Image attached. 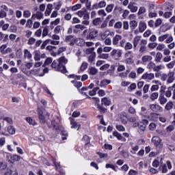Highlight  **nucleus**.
Listing matches in <instances>:
<instances>
[{
  "label": "nucleus",
  "instance_id": "nucleus-43",
  "mask_svg": "<svg viewBox=\"0 0 175 175\" xmlns=\"http://www.w3.org/2000/svg\"><path fill=\"white\" fill-rule=\"evenodd\" d=\"M162 25V19H161V18L157 19L154 23V27L156 28H158V27H159V25Z\"/></svg>",
  "mask_w": 175,
  "mask_h": 175
},
{
  "label": "nucleus",
  "instance_id": "nucleus-49",
  "mask_svg": "<svg viewBox=\"0 0 175 175\" xmlns=\"http://www.w3.org/2000/svg\"><path fill=\"white\" fill-rule=\"evenodd\" d=\"M133 47V45L131 42H126L124 49L125 50H131V49Z\"/></svg>",
  "mask_w": 175,
  "mask_h": 175
},
{
  "label": "nucleus",
  "instance_id": "nucleus-64",
  "mask_svg": "<svg viewBox=\"0 0 175 175\" xmlns=\"http://www.w3.org/2000/svg\"><path fill=\"white\" fill-rule=\"evenodd\" d=\"M172 12H165L164 14H163V16L165 17V18H170V17H172Z\"/></svg>",
  "mask_w": 175,
  "mask_h": 175
},
{
  "label": "nucleus",
  "instance_id": "nucleus-44",
  "mask_svg": "<svg viewBox=\"0 0 175 175\" xmlns=\"http://www.w3.org/2000/svg\"><path fill=\"white\" fill-rule=\"evenodd\" d=\"M146 50H147V46L146 45H140L139 52L141 54H143V53H144Z\"/></svg>",
  "mask_w": 175,
  "mask_h": 175
},
{
  "label": "nucleus",
  "instance_id": "nucleus-56",
  "mask_svg": "<svg viewBox=\"0 0 175 175\" xmlns=\"http://www.w3.org/2000/svg\"><path fill=\"white\" fill-rule=\"evenodd\" d=\"M157 16H158V14L156 12H152V11L149 12L148 17H150V18H154V17H157Z\"/></svg>",
  "mask_w": 175,
  "mask_h": 175
},
{
  "label": "nucleus",
  "instance_id": "nucleus-8",
  "mask_svg": "<svg viewBox=\"0 0 175 175\" xmlns=\"http://www.w3.org/2000/svg\"><path fill=\"white\" fill-rule=\"evenodd\" d=\"M152 60V57L151 55H144L142 57V63L143 64V65H146V64H147V62H151V61Z\"/></svg>",
  "mask_w": 175,
  "mask_h": 175
},
{
  "label": "nucleus",
  "instance_id": "nucleus-9",
  "mask_svg": "<svg viewBox=\"0 0 175 175\" xmlns=\"http://www.w3.org/2000/svg\"><path fill=\"white\" fill-rule=\"evenodd\" d=\"M138 28H139V32L143 33L144 31H146V29H147V24H146V23L143 21H141L139 23Z\"/></svg>",
  "mask_w": 175,
  "mask_h": 175
},
{
  "label": "nucleus",
  "instance_id": "nucleus-42",
  "mask_svg": "<svg viewBox=\"0 0 175 175\" xmlns=\"http://www.w3.org/2000/svg\"><path fill=\"white\" fill-rule=\"evenodd\" d=\"M158 96H159V94H158V92H154L150 96V99L152 100H155V99H158Z\"/></svg>",
  "mask_w": 175,
  "mask_h": 175
},
{
  "label": "nucleus",
  "instance_id": "nucleus-48",
  "mask_svg": "<svg viewBox=\"0 0 175 175\" xmlns=\"http://www.w3.org/2000/svg\"><path fill=\"white\" fill-rule=\"evenodd\" d=\"M95 50L94 47H92V48H88L85 50V54H92V53H95L94 52V51Z\"/></svg>",
  "mask_w": 175,
  "mask_h": 175
},
{
  "label": "nucleus",
  "instance_id": "nucleus-4",
  "mask_svg": "<svg viewBox=\"0 0 175 175\" xmlns=\"http://www.w3.org/2000/svg\"><path fill=\"white\" fill-rule=\"evenodd\" d=\"M95 101V106L97 107V110H98L100 113V114H105V113H107V109L105 107H102V105H100V100L99 98H97V99L94 100Z\"/></svg>",
  "mask_w": 175,
  "mask_h": 175
},
{
  "label": "nucleus",
  "instance_id": "nucleus-54",
  "mask_svg": "<svg viewBox=\"0 0 175 175\" xmlns=\"http://www.w3.org/2000/svg\"><path fill=\"white\" fill-rule=\"evenodd\" d=\"M116 129L120 132H125V127L122 125H116Z\"/></svg>",
  "mask_w": 175,
  "mask_h": 175
},
{
  "label": "nucleus",
  "instance_id": "nucleus-27",
  "mask_svg": "<svg viewBox=\"0 0 175 175\" xmlns=\"http://www.w3.org/2000/svg\"><path fill=\"white\" fill-rule=\"evenodd\" d=\"M103 20L100 18H96L95 19L93 20L92 23H93V25H95L96 27L99 25V24H100V23H102Z\"/></svg>",
  "mask_w": 175,
  "mask_h": 175
},
{
  "label": "nucleus",
  "instance_id": "nucleus-21",
  "mask_svg": "<svg viewBox=\"0 0 175 175\" xmlns=\"http://www.w3.org/2000/svg\"><path fill=\"white\" fill-rule=\"evenodd\" d=\"M24 58H27L28 59H31V58H32V54H31V52H29L28 49L24 50Z\"/></svg>",
  "mask_w": 175,
  "mask_h": 175
},
{
  "label": "nucleus",
  "instance_id": "nucleus-47",
  "mask_svg": "<svg viewBox=\"0 0 175 175\" xmlns=\"http://www.w3.org/2000/svg\"><path fill=\"white\" fill-rule=\"evenodd\" d=\"M105 167H107V169H109V167H110L111 169H112L115 172H117V167L116 165H112V164H106Z\"/></svg>",
  "mask_w": 175,
  "mask_h": 175
},
{
  "label": "nucleus",
  "instance_id": "nucleus-16",
  "mask_svg": "<svg viewBox=\"0 0 175 175\" xmlns=\"http://www.w3.org/2000/svg\"><path fill=\"white\" fill-rule=\"evenodd\" d=\"M140 39H142V36H137L134 38L133 43L135 48L137 46V44H139V42H140Z\"/></svg>",
  "mask_w": 175,
  "mask_h": 175
},
{
  "label": "nucleus",
  "instance_id": "nucleus-1",
  "mask_svg": "<svg viewBox=\"0 0 175 175\" xmlns=\"http://www.w3.org/2000/svg\"><path fill=\"white\" fill-rule=\"evenodd\" d=\"M68 64V59L65 57H61L58 60H54L51 64V67L57 72H61V73H68L66 70V65Z\"/></svg>",
  "mask_w": 175,
  "mask_h": 175
},
{
  "label": "nucleus",
  "instance_id": "nucleus-3",
  "mask_svg": "<svg viewBox=\"0 0 175 175\" xmlns=\"http://www.w3.org/2000/svg\"><path fill=\"white\" fill-rule=\"evenodd\" d=\"M99 35V32L96 29H91L89 31V33L88 34L86 39H88L89 40H94L95 38H98V36Z\"/></svg>",
  "mask_w": 175,
  "mask_h": 175
},
{
  "label": "nucleus",
  "instance_id": "nucleus-13",
  "mask_svg": "<svg viewBox=\"0 0 175 175\" xmlns=\"http://www.w3.org/2000/svg\"><path fill=\"white\" fill-rule=\"evenodd\" d=\"M128 9L130 10V11L131 12V13H136V12H137V6H135L133 5V3L131 2L129 3V5H128Z\"/></svg>",
  "mask_w": 175,
  "mask_h": 175
},
{
  "label": "nucleus",
  "instance_id": "nucleus-25",
  "mask_svg": "<svg viewBox=\"0 0 175 175\" xmlns=\"http://www.w3.org/2000/svg\"><path fill=\"white\" fill-rule=\"evenodd\" d=\"M159 101L160 102L161 105H165L167 102V98L165 97V96H159Z\"/></svg>",
  "mask_w": 175,
  "mask_h": 175
},
{
  "label": "nucleus",
  "instance_id": "nucleus-39",
  "mask_svg": "<svg viewBox=\"0 0 175 175\" xmlns=\"http://www.w3.org/2000/svg\"><path fill=\"white\" fill-rule=\"evenodd\" d=\"M87 13V10L84 9L77 12L79 17H84V15Z\"/></svg>",
  "mask_w": 175,
  "mask_h": 175
},
{
  "label": "nucleus",
  "instance_id": "nucleus-17",
  "mask_svg": "<svg viewBox=\"0 0 175 175\" xmlns=\"http://www.w3.org/2000/svg\"><path fill=\"white\" fill-rule=\"evenodd\" d=\"M111 83V81L109 79H103L100 83V87H106V85H109Z\"/></svg>",
  "mask_w": 175,
  "mask_h": 175
},
{
  "label": "nucleus",
  "instance_id": "nucleus-2",
  "mask_svg": "<svg viewBox=\"0 0 175 175\" xmlns=\"http://www.w3.org/2000/svg\"><path fill=\"white\" fill-rule=\"evenodd\" d=\"M79 40H80V38H75L73 35L66 36L65 38V42L69 46H75V44L77 43Z\"/></svg>",
  "mask_w": 175,
  "mask_h": 175
},
{
  "label": "nucleus",
  "instance_id": "nucleus-51",
  "mask_svg": "<svg viewBox=\"0 0 175 175\" xmlns=\"http://www.w3.org/2000/svg\"><path fill=\"white\" fill-rule=\"evenodd\" d=\"M47 35H49V29L47 27H44L42 31V38H45Z\"/></svg>",
  "mask_w": 175,
  "mask_h": 175
},
{
  "label": "nucleus",
  "instance_id": "nucleus-57",
  "mask_svg": "<svg viewBox=\"0 0 175 175\" xmlns=\"http://www.w3.org/2000/svg\"><path fill=\"white\" fill-rule=\"evenodd\" d=\"M145 12H146V8L140 7L138 11V16H140V14H143Z\"/></svg>",
  "mask_w": 175,
  "mask_h": 175
},
{
  "label": "nucleus",
  "instance_id": "nucleus-40",
  "mask_svg": "<svg viewBox=\"0 0 175 175\" xmlns=\"http://www.w3.org/2000/svg\"><path fill=\"white\" fill-rule=\"evenodd\" d=\"M113 136H115V137H117L118 140H122V135H121V134L119 133L118 132L114 131L113 133Z\"/></svg>",
  "mask_w": 175,
  "mask_h": 175
},
{
  "label": "nucleus",
  "instance_id": "nucleus-22",
  "mask_svg": "<svg viewBox=\"0 0 175 175\" xmlns=\"http://www.w3.org/2000/svg\"><path fill=\"white\" fill-rule=\"evenodd\" d=\"M96 57V53H92L88 57V62L92 64L95 61V58Z\"/></svg>",
  "mask_w": 175,
  "mask_h": 175
},
{
  "label": "nucleus",
  "instance_id": "nucleus-58",
  "mask_svg": "<svg viewBox=\"0 0 175 175\" xmlns=\"http://www.w3.org/2000/svg\"><path fill=\"white\" fill-rule=\"evenodd\" d=\"M123 29H129V23H128V21L123 22Z\"/></svg>",
  "mask_w": 175,
  "mask_h": 175
},
{
  "label": "nucleus",
  "instance_id": "nucleus-35",
  "mask_svg": "<svg viewBox=\"0 0 175 175\" xmlns=\"http://www.w3.org/2000/svg\"><path fill=\"white\" fill-rule=\"evenodd\" d=\"M82 142H84L85 146L90 144V137H88V135H84Z\"/></svg>",
  "mask_w": 175,
  "mask_h": 175
},
{
  "label": "nucleus",
  "instance_id": "nucleus-29",
  "mask_svg": "<svg viewBox=\"0 0 175 175\" xmlns=\"http://www.w3.org/2000/svg\"><path fill=\"white\" fill-rule=\"evenodd\" d=\"M52 62H53V59L51 57H48L45 60L42 66L44 68L45 66H47V65H50V64H51Z\"/></svg>",
  "mask_w": 175,
  "mask_h": 175
},
{
  "label": "nucleus",
  "instance_id": "nucleus-14",
  "mask_svg": "<svg viewBox=\"0 0 175 175\" xmlns=\"http://www.w3.org/2000/svg\"><path fill=\"white\" fill-rule=\"evenodd\" d=\"M163 55H162V53L161 52H157L155 57H154V61L157 63H159L161 62V61H162V58H163Z\"/></svg>",
  "mask_w": 175,
  "mask_h": 175
},
{
  "label": "nucleus",
  "instance_id": "nucleus-55",
  "mask_svg": "<svg viewBox=\"0 0 175 175\" xmlns=\"http://www.w3.org/2000/svg\"><path fill=\"white\" fill-rule=\"evenodd\" d=\"M125 64L127 65H132L133 64V60L132 59V57H128L125 60Z\"/></svg>",
  "mask_w": 175,
  "mask_h": 175
},
{
  "label": "nucleus",
  "instance_id": "nucleus-52",
  "mask_svg": "<svg viewBox=\"0 0 175 175\" xmlns=\"http://www.w3.org/2000/svg\"><path fill=\"white\" fill-rule=\"evenodd\" d=\"M30 16H31V12H29V10L24 11L23 17H25V18H28Z\"/></svg>",
  "mask_w": 175,
  "mask_h": 175
},
{
  "label": "nucleus",
  "instance_id": "nucleus-63",
  "mask_svg": "<svg viewBox=\"0 0 175 175\" xmlns=\"http://www.w3.org/2000/svg\"><path fill=\"white\" fill-rule=\"evenodd\" d=\"M159 169L160 170H162V173H166L167 172V167L166 166V165H163Z\"/></svg>",
  "mask_w": 175,
  "mask_h": 175
},
{
  "label": "nucleus",
  "instance_id": "nucleus-19",
  "mask_svg": "<svg viewBox=\"0 0 175 175\" xmlns=\"http://www.w3.org/2000/svg\"><path fill=\"white\" fill-rule=\"evenodd\" d=\"M35 17H36L38 20H40V18L43 17V14L41 12H37L36 14H34L32 15L31 18L35 20Z\"/></svg>",
  "mask_w": 175,
  "mask_h": 175
},
{
  "label": "nucleus",
  "instance_id": "nucleus-6",
  "mask_svg": "<svg viewBox=\"0 0 175 175\" xmlns=\"http://www.w3.org/2000/svg\"><path fill=\"white\" fill-rule=\"evenodd\" d=\"M142 79L146 80V81H151V80L155 79V75L154 73L146 72L142 75Z\"/></svg>",
  "mask_w": 175,
  "mask_h": 175
},
{
  "label": "nucleus",
  "instance_id": "nucleus-46",
  "mask_svg": "<svg viewBox=\"0 0 175 175\" xmlns=\"http://www.w3.org/2000/svg\"><path fill=\"white\" fill-rule=\"evenodd\" d=\"M165 90H166V86H161V87L159 96H165Z\"/></svg>",
  "mask_w": 175,
  "mask_h": 175
},
{
  "label": "nucleus",
  "instance_id": "nucleus-32",
  "mask_svg": "<svg viewBox=\"0 0 175 175\" xmlns=\"http://www.w3.org/2000/svg\"><path fill=\"white\" fill-rule=\"evenodd\" d=\"M8 131L10 135H14V133H16V129L12 126H9L8 127Z\"/></svg>",
  "mask_w": 175,
  "mask_h": 175
},
{
  "label": "nucleus",
  "instance_id": "nucleus-59",
  "mask_svg": "<svg viewBox=\"0 0 175 175\" xmlns=\"http://www.w3.org/2000/svg\"><path fill=\"white\" fill-rule=\"evenodd\" d=\"M162 69V65L157 66L154 64V68L153 69L154 72H159Z\"/></svg>",
  "mask_w": 175,
  "mask_h": 175
},
{
  "label": "nucleus",
  "instance_id": "nucleus-53",
  "mask_svg": "<svg viewBox=\"0 0 175 175\" xmlns=\"http://www.w3.org/2000/svg\"><path fill=\"white\" fill-rule=\"evenodd\" d=\"M169 36V35L167 34H164L160 37H159V42H163V40H165V39H167V37Z\"/></svg>",
  "mask_w": 175,
  "mask_h": 175
},
{
  "label": "nucleus",
  "instance_id": "nucleus-10",
  "mask_svg": "<svg viewBox=\"0 0 175 175\" xmlns=\"http://www.w3.org/2000/svg\"><path fill=\"white\" fill-rule=\"evenodd\" d=\"M122 39V36L121 35H116L115 37L112 40V43L114 46H117L120 40Z\"/></svg>",
  "mask_w": 175,
  "mask_h": 175
},
{
  "label": "nucleus",
  "instance_id": "nucleus-33",
  "mask_svg": "<svg viewBox=\"0 0 175 175\" xmlns=\"http://www.w3.org/2000/svg\"><path fill=\"white\" fill-rule=\"evenodd\" d=\"M168 79H167V83H172L173 81H174V77L173 76V74L172 72H170L168 74Z\"/></svg>",
  "mask_w": 175,
  "mask_h": 175
},
{
  "label": "nucleus",
  "instance_id": "nucleus-31",
  "mask_svg": "<svg viewBox=\"0 0 175 175\" xmlns=\"http://www.w3.org/2000/svg\"><path fill=\"white\" fill-rule=\"evenodd\" d=\"M113 9H114V4H109L107 6L105 10L107 13H111V12H113Z\"/></svg>",
  "mask_w": 175,
  "mask_h": 175
},
{
  "label": "nucleus",
  "instance_id": "nucleus-36",
  "mask_svg": "<svg viewBox=\"0 0 175 175\" xmlns=\"http://www.w3.org/2000/svg\"><path fill=\"white\" fill-rule=\"evenodd\" d=\"M49 43H50V39L44 41L41 45V50H44V49H46V46H47Z\"/></svg>",
  "mask_w": 175,
  "mask_h": 175
},
{
  "label": "nucleus",
  "instance_id": "nucleus-18",
  "mask_svg": "<svg viewBox=\"0 0 175 175\" xmlns=\"http://www.w3.org/2000/svg\"><path fill=\"white\" fill-rule=\"evenodd\" d=\"M52 9H53V4H48L46 6V10L45 11V16H50Z\"/></svg>",
  "mask_w": 175,
  "mask_h": 175
},
{
  "label": "nucleus",
  "instance_id": "nucleus-38",
  "mask_svg": "<svg viewBox=\"0 0 175 175\" xmlns=\"http://www.w3.org/2000/svg\"><path fill=\"white\" fill-rule=\"evenodd\" d=\"M114 28H116V29H121V28H122V22L118 21L115 23Z\"/></svg>",
  "mask_w": 175,
  "mask_h": 175
},
{
  "label": "nucleus",
  "instance_id": "nucleus-28",
  "mask_svg": "<svg viewBox=\"0 0 175 175\" xmlns=\"http://www.w3.org/2000/svg\"><path fill=\"white\" fill-rule=\"evenodd\" d=\"M136 27H137V22L136 21H130V28L131 29H136Z\"/></svg>",
  "mask_w": 175,
  "mask_h": 175
},
{
  "label": "nucleus",
  "instance_id": "nucleus-62",
  "mask_svg": "<svg viewBox=\"0 0 175 175\" xmlns=\"http://www.w3.org/2000/svg\"><path fill=\"white\" fill-rule=\"evenodd\" d=\"M157 46H158V44H157L156 42H152L148 44L149 49H155Z\"/></svg>",
  "mask_w": 175,
  "mask_h": 175
},
{
  "label": "nucleus",
  "instance_id": "nucleus-60",
  "mask_svg": "<svg viewBox=\"0 0 175 175\" xmlns=\"http://www.w3.org/2000/svg\"><path fill=\"white\" fill-rule=\"evenodd\" d=\"M174 65H175V60L167 64V68H168V69H172V68L174 67Z\"/></svg>",
  "mask_w": 175,
  "mask_h": 175
},
{
  "label": "nucleus",
  "instance_id": "nucleus-41",
  "mask_svg": "<svg viewBox=\"0 0 175 175\" xmlns=\"http://www.w3.org/2000/svg\"><path fill=\"white\" fill-rule=\"evenodd\" d=\"M155 67V63L152 62H150L148 66H147V68L148 69H149V70H154V68Z\"/></svg>",
  "mask_w": 175,
  "mask_h": 175
},
{
  "label": "nucleus",
  "instance_id": "nucleus-30",
  "mask_svg": "<svg viewBox=\"0 0 175 175\" xmlns=\"http://www.w3.org/2000/svg\"><path fill=\"white\" fill-rule=\"evenodd\" d=\"M87 68H88V63L84 62L82 63L81 68H80V70L81 72H84V70H85V69H87Z\"/></svg>",
  "mask_w": 175,
  "mask_h": 175
},
{
  "label": "nucleus",
  "instance_id": "nucleus-61",
  "mask_svg": "<svg viewBox=\"0 0 175 175\" xmlns=\"http://www.w3.org/2000/svg\"><path fill=\"white\" fill-rule=\"evenodd\" d=\"M32 24H33L32 20L28 19L26 23V27H27V28H31Z\"/></svg>",
  "mask_w": 175,
  "mask_h": 175
},
{
  "label": "nucleus",
  "instance_id": "nucleus-11",
  "mask_svg": "<svg viewBox=\"0 0 175 175\" xmlns=\"http://www.w3.org/2000/svg\"><path fill=\"white\" fill-rule=\"evenodd\" d=\"M38 114L40 122L44 124L46 122V118L44 117V115H43V111H42L40 109H38Z\"/></svg>",
  "mask_w": 175,
  "mask_h": 175
},
{
  "label": "nucleus",
  "instance_id": "nucleus-34",
  "mask_svg": "<svg viewBox=\"0 0 175 175\" xmlns=\"http://www.w3.org/2000/svg\"><path fill=\"white\" fill-rule=\"evenodd\" d=\"M98 58H100L101 59H107L109 58V54L101 53L100 55H98Z\"/></svg>",
  "mask_w": 175,
  "mask_h": 175
},
{
  "label": "nucleus",
  "instance_id": "nucleus-5",
  "mask_svg": "<svg viewBox=\"0 0 175 175\" xmlns=\"http://www.w3.org/2000/svg\"><path fill=\"white\" fill-rule=\"evenodd\" d=\"M110 55L112 57V58L118 59V58H121V56L122 55V51L120 49H113L111 52Z\"/></svg>",
  "mask_w": 175,
  "mask_h": 175
},
{
  "label": "nucleus",
  "instance_id": "nucleus-15",
  "mask_svg": "<svg viewBox=\"0 0 175 175\" xmlns=\"http://www.w3.org/2000/svg\"><path fill=\"white\" fill-rule=\"evenodd\" d=\"M150 109L152 111L157 112L159 111V109H161V106L157 104H152L150 105Z\"/></svg>",
  "mask_w": 175,
  "mask_h": 175
},
{
  "label": "nucleus",
  "instance_id": "nucleus-23",
  "mask_svg": "<svg viewBox=\"0 0 175 175\" xmlns=\"http://www.w3.org/2000/svg\"><path fill=\"white\" fill-rule=\"evenodd\" d=\"M89 73L92 76H95V75L98 73V69H96L95 67H91L89 68Z\"/></svg>",
  "mask_w": 175,
  "mask_h": 175
},
{
  "label": "nucleus",
  "instance_id": "nucleus-37",
  "mask_svg": "<svg viewBox=\"0 0 175 175\" xmlns=\"http://www.w3.org/2000/svg\"><path fill=\"white\" fill-rule=\"evenodd\" d=\"M36 42V39L33 37H31L27 42V44H29V46H32V44H35Z\"/></svg>",
  "mask_w": 175,
  "mask_h": 175
},
{
  "label": "nucleus",
  "instance_id": "nucleus-50",
  "mask_svg": "<svg viewBox=\"0 0 175 175\" xmlns=\"http://www.w3.org/2000/svg\"><path fill=\"white\" fill-rule=\"evenodd\" d=\"M81 8V4H77L72 7V10L73 12H76V10H79V9Z\"/></svg>",
  "mask_w": 175,
  "mask_h": 175
},
{
  "label": "nucleus",
  "instance_id": "nucleus-7",
  "mask_svg": "<svg viewBox=\"0 0 175 175\" xmlns=\"http://www.w3.org/2000/svg\"><path fill=\"white\" fill-rule=\"evenodd\" d=\"M110 105H111V100H109L107 97H104L101 99V104H100L101 107H107V106H110Z\"/></svg>",
  "mask_w": 175,
  "mask_h": 175
},
{
  "label": "nucleus",
  "instance_id": "nucleus-45",
  "mask_svg": "<svg viewBox=\"0 0 175 175\" xmlns=\"http://www.w3.org/2000/svg\"><path fill=\"white\" fill-rule=\"evenodd\" d=\"M71 125H72V126H71V128H74L75 129H80V126H81V125L80 124H79L77 122H71Z\"/></svg>",
  "mask_w": 175,
  "mask_h": 175
},
{
  "label": "nucleus",
  "instance_id": "nucleus-26",
  "mask_svg": "<svg viewBox=\"0 0 175 175\" xmlns=\"http://www.w3.org/2000/svg\"><path fill=\"white\" fill-rule=\"evenodd\" d=\"M167 90H168L165 92V96H167V98H170V96H172V90L173 91L174 90V88H173L172 85V87H169Z\"/></svg>",
  "mask_w": 175,
  "mask_h": 175
},
{
  "label": "nucleus",
  "instance_id": "nucleus-24",
  "mask_svg": "<svg viewBox=\"0 0 175 175\" xmlns=\"http://www.w3.org/2000/svg\"><path fill=\"white\" fill-rule=\"evenodd\" d=\"M27 122H28V124H29V125H33V126H35V125H36V122L35 120H33L31 117H27L25 118Z\"/></svg>",
  "mask_w": 175,
  "mask_h": 175
},
{
  "label": "nucleus",
  "instance_id": "nucleus-12",
  "mask_svg": "<svg viewBox=\"0 0 175 175\" xmlns=\"http://www.w3.org/2000/svg\"><path fill=\"white\" fill-rule=\"evenodd\" d=\"M152 143L156 146V147H158L159 144H161V138L158 136H154L152 138Z\"/></svg>",
  "mask_w": 175,
  "mask_h": 175
},
{
  "label": "nucleus",
  "instance_id": "nucleus-20",
  "mask_svg": "<svg viewBox=\"0 0 175 175\" xmlns=\"http://www.w3.org/2000/svg\"><path fill=\"white\" fill-rule=\"evenodd\" d=\"M174 105V104H173V102L172 101H169L168 103H167V104L165 106V110H167V111L172 110V109H173V106Z\"/></svg>",
  "mask_w": 175,
  "mask_h": 175
}]
</instances>
